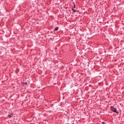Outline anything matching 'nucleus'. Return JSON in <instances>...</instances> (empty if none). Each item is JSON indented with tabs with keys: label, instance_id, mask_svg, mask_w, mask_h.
<instances>
[{
	"label": "nucleus",
	"instance_id": "20e7f679",
	"mask_svg": "<svg viewBox=\"0 0 124 124\" xmlns=\"http://www.w3.org/2000/svg\"><path fill=\"white\" fill-rule=\"evenodd\" d=\"M72 10H73V11H74V12H76V10H74V9L72 8Z\"/></svg>",
	"mask_w": 124,
	"mask_h": 124
},
{
	"label": "nucleus",
	"instance_id": "0eeeda50",
	"mask_svg": "<svg viewBox=\"0 0 124 124\" xmlns=\"http://www.w3.org/2000/svg\"><path fill=\"white\" fill-rule=\"evenodd\" d=\"M102 124H105V123L103 122H102Z\"/></svg>",
	"mask_w": 124,
	"mask_h": 124
},
{
	"label": "nucleus",
	"instance_id": "7ed1b4c3",
	"mask_svg": "<svg viewBox=\"0 0 124 124\" xmlns=\"http://www.w3.org/2000/svg\"><path fill=\"white\" fill-rule=\"evenodd\" d=\"M8 117L10 118H12V116H11V115H10V114H8Z\"/></svg>",
	"mask_w": 124,
	"mask_h": 124
},
{
	"label": "nucleus",
	"instance_id": "423d86ee",
	"mask_svg": "<svg viewBox=\"0 0 124 124\" xmlns=\"http://www.w3.org/2000/svg\"><path fill=\"white\" fill-rule=\"evenodd\" d=\"M27 84H28V82H25V83H24V85H27Z\"/></svg>",
	"mask_w": 124,
	"mask_h": 124
},
{
	"label": "nucleus",
	"instance_id": "f257e3e1",
	"mask_svg": "<svg viewBox=\"0 0 124 124\" xmlns=\"http://www.w3.org/2000/svg\"><path fill=\"white\" fill-rule=\"evenodd\" d=\"M110 108L113 113H116L117 114H119V112L117 111V108L114 107V106H111Z\"/></svg>",
	"mask_w": 124,
	"mask_h": 124
},
{
	"label": "nucleus",
	"instance_id": "f03ea898",
	"mask_svg": "<svg viewBox=\"0 0 124 124\" xmlns=\"http://www.w3.org/2000/svg\"><path fill=\"white\" fill-rule=\"evenodd\" d=\"M59 30V27H56L54 29V31H58Z\"/></svg>",
	"mask_w": 124,
	"mask_h": 124
},
{
	"label": "nucleus",
	"instance_id": "39448f33",
	"mask_svg": "<svg viewBox=\"0 0 124 124\" xmlns=\"http://www.w3.org/2000/svg\"><path fill=\"white\" fill-rule=\"evenodd\" d=\"M74 8H75V7H76L75 3L74 2Z\"/></svg>",
	"mask_w": 124,
	"mask_h": 124
}]
</instances>
